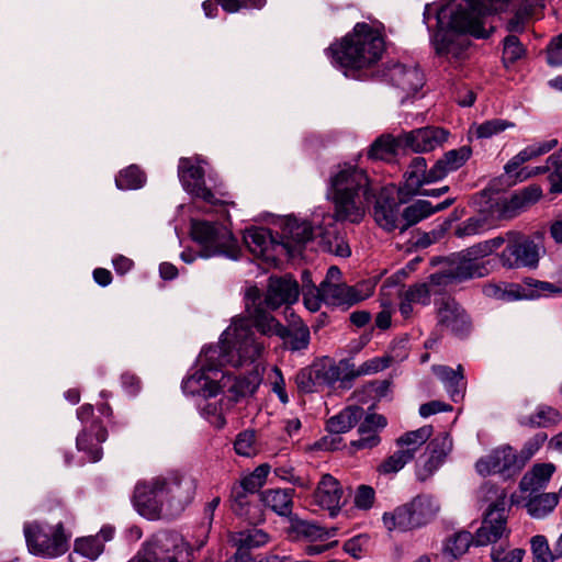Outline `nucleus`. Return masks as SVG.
I'll return each mask as SVG.
<instances>
[{"label": "nucleus", "mask_w": 562, "mask_h": 562, "mask_svg": "<svg viewBox=\"0 0 562 562\" xmlns=\"http://www.w3.org/2000/svg\"><path fill=\"white\" fill-rule=\"evenodd\" d=\"M258 297L259 290L250 288L246 293L250 321L234 319L216 346L206 347L201 351L193 372L182 381V391L186 395L209 398L227 391L237 401L238 397L252 395L257 391L261 382L257 370L241 378H232L223 370V366L225 363L233 367L250 364L260 357L265 344L255 336L251 326L267 337H279L285 334V327L260 305L255 306L254 310L250 308L249 301L255 303Z\"/></svg>", "instance_id": "1"}, {"label": "nucleus", "mask_w": 562, "mask_h": 562, "mask_svg": "<svg viewBox=\"0 0 562 562\" xmlns=\"http://www.w3.org/2000/svg\"><path fill=\"white\" fill-rule=\"evenodd\" d=\"M196 481L191 475L170 472L138 481L132 503L135 510L148 520L180 515L194 499Z\"/></svg>", "instance_id": "2"}, {"label": "nucleus", "mask_w": 562, "mask_h": 562, "mask_svg": "<svg viewBox=\"0 0 562 562\" xmlns=\"http://www.w3.org/2000/svg\"><path fill=\"white\" fill-rule=\"evenodd\" d=\"M513 0H450L432 18L428 5L424 13L428 29L437 27V35H490L496 31L497 14Z\"/></svg>", "instance_id": "3"}, {"label": "nucleus", "mask_w": 562, "mask_h": 562, "mask_svg": "<svg viewBox=\"0 0 562 562\" xmlns=\"http://www.w3.org/2000/svg\"><path fill=\"white\" fill-rule=\"evenodd\" d=\"M327 195L335 205V214L324 217L328 224L334 218L359 223L366 215L373 193L366 172L355 166L344 164L331 173Z\"/></svg>", "instance_id": "4"}, {"label": "nucleus", "mask_w": 562, "mask_h": 562, "mask_svg": "<svg viewBox=\"0 0 562 562\" xmlns=\"http://www.w3.org/2000/svg\"><path fill=\"white\" fill-rule=\"evenodd\" d=\"M384 37H342L329 47L333 63L345 69L360 70L371 67L384 52Z\"/></svg>", "instance_id": "5"}, {"label": "nucleus", "mask_w": 562, "mask_h": 562, "mask_svg": "<svg viewBox=\"0 0 562 562\" xmlns=\"http://www.w3.org/2000/svg\"><path fill=\"white\" fill-rule=\"evenodd\" d=\"M546 247L541 236H529L519 231L504 233L503 249L497 252L499 265L506 270H536Z\"/></svg>", "instance_id": "6"}, {"label": "nucleus", "mask_w": 562, "mask_h": 562, "mask_svg": "<svg viewBox=\"0 0 562 562\" xmlns=\"http://www.w3.org/2000/svg\"><path fill=\"white\" fill-rule=\"evenodd\" d=\"M191 237L200 246V257L224 256L238 260L240 248L232 232L224 225L207 221L191 222Z\"/></svg>", "instance_id": "7"}, {"label": "nucleus", "mask_w": 562, "mask_h": 562, "mask_svg": "<svg viewBox=\"0 0 562 562\" xmlns=\"http://www.w3.org/2000/svg\"><path fill=\"white\" fill-rule=\"evenodd\" d=\"M23 532L29 552L44 559H56L69 549L71 535L65 531L64 525L57 522L32 521L24 524Z\"/></svg>", "instance_id": "8"}, {"label": "nucleus", "mask_w": 562, "mask_h": 562, "mask_svg": "<svg viewBox=\"0 0 562 562\" xmlns=\"http://www.w3.org/2000/svg\"><path fill=\"white\" fill-rule=\"evenodd\" d=\"M440 509L431 495H417L409 503L384 513L382 521L389 531H407L429 524Z\"/></svg>", "instance_id": "9"}, {"label": "nucleus", "mask_w": 562, "mask_h": 562, "mask_svg": "<svg viewBox=\"0 0 562 562\" xmlns=\"http://www.w3.org/2000/svg\"><path fill=\"white\" fill-rule=\"evenodd\" d=\"M391 357H374L355 366L350 360L344 359L338 363L324 361L313 367L317 385H333L338 381L349 382L359 376L370 375L386 369L391 364Z\"/></svg>", "instance_id": "10"}, {"label": "nucleus", "mask_w": 562, "mask_h": 562, "mask_svg": "<svg viewBox=\"0 0 562 562\" xmlns=\"http://www.w3.org/2000/svg\"><path fill=\"white\" fill-rule=\"evenodd\" d=\"M144 562H191L192 546L176 531H159L138 551Z\"/></svg>", "instance_id": "11"}, {"label": "nucleus", "mask_w": 562, "mask_h": 562, "mask_svg": "<svg viewBox=\"0 0 562 562\" xmlns=\"http://www.w3.org/2000/svg\"><path fill=\"white\" fill-rule=\"evenodd\" d=\"M495 494L497 496L496 502L490 506L481 527L475 532L474 546L476 547L495 543L507 533V497L504 491H501L499 493L495 491Z\"/></svg>", "instance_id": "12"}, {"label": "nucleus", "mask_w": 562, "mask_h": 562, "mask_svg": "<svg viewBox=\"0 0 562 562\" xmlns=\"http://www.w3.org/2000/svg\"><path fill=\"white\" fill-rule=\"evenodd\" d=\"M378 77L407 97L417 93L425 85V76L415 63H391L378 71Z\"/></svg>", "instance_id": "13"}, {"label": "nucleus", "mask_w": 562, "mask_h": 562, "mask_svg": "<svg viewBox=\"0 0 562 562\" xmlns=\"http://www.w3.org/2000/svg\"><path fill=\"white\" fill-rule=\"evenodd\" d=\"M524 468V461L510 446H501L491 453L482 457L475 463L477 473L482 476L492 473H501L504 476H513Z\"/></svg>", "instance_id": "14"}, {"label": "nucleus", "mask_w": 562, "mask_h": 562, "mask_svg": "<svg viewBox=\"0 0 562 562\" xmlns=\"http://www.w3.org/2000/svg\"><path fill=\"white\" fill-rule=\"evenodd\" d=\"M449 268L445 273H438L430 277L431 284H439L441 280L464 281L474 278H481L486 274V266L477 261L474 256L468 255V249L452 254L449 257Z\"/></svg>", "instance_id": "15"}, {"label": "nucleus", "mask_w": 562, "mask_h": 562, "mask_svg": "<svg viewBox=\"0 0 562 562\" xmlns=\"http://www.w3.org/2000/svg\"><path fill=\"white\" fill-rule=\"evenodd\" d=\"M244 241L248 249L266 262L277 265L283 250L290 247L289 241L277 240L270 229L254 227L246 231Z\"/></svg>", "instance_id": "16"}, {"label": "nucleus", "mask_w": 562, "mask_h": 562, "mask_svg": "<svg viewBox=\"0 0 562 562\" xmlns=\"http://www.w3.org/2000/svg\"><path fill=\"white\" fill-rule=\"evenodd\" d=\"M199 158H181L178 166V176L183 189L191 195L215 205L218 200L204 186V171Z\"/></svg>", "instance_id": "17"}, {"label": "nucleus", "mask_w": 562, "mask_h": 562, "mask_svg": "<svg viewBox=\"0 0 562 562\" xmlns=\"http://www.w3.org/2000/svg\"><path fill=\"white\" fill-rule=\"evenodd\" d=\"M276 227L280 228V241H289L290 247L283 250V255L293 257L314 237L312 225L305 221L299 222L295 217L279 218Z\"/></svg>", "instance_id": "18"}, {"label": "nucleus", "mask_w": 562, "mask_h": 562, "mask_svg": "<svg viewBox=\"0 0 562 562\" xmlns=\"http://www.w3.org/2000/svg\"><path fill=\"white\" fill-rule=\"evenodd\" d=\"M299 296V284L291 276L269 278L265 295V304L268 308L277 310L282 305H292Z\"/></svg>", "instance_id": "19"}, {"label": "nucleus", "mask_w": 562, "mask_h": 562, "mask_svg": "<svg viewBox=\"0 0 562 562\" xmlns=\"http://www.w3.org/2000/svg\"><path fill=\"white\" fill-rule=\"evenodd\" d=\"M448 136L449 132L442 127L427 126L402 133L400 142L415 153H428L440 147Z\"/></svg>", "instance_id": "20"}, {"label": "nucleus", "mask_w": 562, "mask_h": 562, "mask_svg": "<svg viewBox=\"0 0 562 562\" xmlns=\"http://www.w3.org/2000/svg\"><path fill=\"white\" fill-rule=\"evenodd\" d=\"M437 315L439 324L454 335L467 334L471 328L467 312L450 296L437 302Z\"/></svg>", "instance_id": "21"}, {"label": "nucleus", "mask_w": 562, "mask_h": 562, "mask_svg": "<svg viewBox=\"0 0 562 562\" xmlns=\"http://www.w3.org/2000/svg\"><path fill=\"white\" fill-rule=\"evenodd\" d=\"M452 449V439L448 434H440L427 446V460L418 465L416 475L419 481L427 480L443 463L445 458Z\"/></svg>", "instance_id": "22"}, {"label": "nucleus", "mask_w": 562, "mask_h": 562, "mask_svg": "<svg viewBox=\"0 0 562 562\" xmlns=\"http://www.w3.org/2000/svg\"><path fill=\"white\" fill-rule=\"evenodd\" d=\"M342 488L339 482L330 474H324L315 491V502L317 505L335 516L342 502Z\"/></svg>", "instance_id": "23"}, {"label": "nucleus", "mask_w": 562, "mask_h": 562, "mask_svg": "<svg viewBox=\"0 0 562 562\" xmlns=\"http://www.w3.org/2000/svg\"><path fill=\"white\" fill-rule=\"evenodd\" d=\"M431 46L438 57L457 64L469 56L470 42L468 37H432Z\"/></svg>", "instance_id": "24"}, {"label": "nucleus", "mask_w": 562, "mask_h": 562, "mask_svg": "<svg viewBox=\"0 0 562 562\" xmlns=\"http://www.w3.org/2000/svg\"><path fill=\"white\" fill-rule=\"evenodd\" d=\"M472 150L469 146H462L447 151L442 158L436 161L430 168V180H442L449 172L461 168L471 157Z\"/></svg>", "instance_id": "25"}, {"label": "nucleus", "mask_w": 562, "mask_h": 562, "mask_svg": "<svg viewBox=\"0 0 562 562\" xmlns=\"http://www.w3.org/2000/svg\"><path fill=\"white\" fill-rule=\"evenodd\" d=\"M115 529L110 526H103L95 536H88L75 540L74 549L77 553L90 560L97 559L104 551V543L111 541Z\"/></svg>", "instance_id": "26"}, {"label": "nucleus", "mask_w": 562, "mask_h": 562, "mask_svg": "<svg viewBox=\"0 0 562 562\" xmlns=\"http://www.w3.org/2000/svg\"><path fill=\"white\" fill-rule=\"evenodd\" d=\"M452 203L451 200H446L441 203H438L436 206L431 205L430 202L426 200H418L412 205L405 207L401 211V226L400 231L404 232L408 227L417 224L418 222L427 218L431 214L442 211L447 209Z\"/></svg>", "instance_id": "27"}, {"label": "nucleus", "mask_w": 562, "mask_h": 562, "mask_svg": "<svg viewBox=\"0 0 562 562\" xmlns=\"http://www.w3.org/2000/svg\"><path fill=\"white\" fill-rule=\"evenodd\" d=\"M386 426V419L379 414H368L359 426L360 438L352 442L357 449L373 448L379 445L378 431Z\"/></svg>", "instance_id": "28"}, {"label": "nucleus", "mask_w": 562, "mask_h": 562, "mask_svg": "<svg viewBox=\"0 0 562 562\" xmlns=\"http://www.w3.org/2000/svg\"><path fill=\"white\" fill-rule=\"evenodd\" d=\"M554 472L555 465L551 462L535 463L521 477L519 487L522 492L546 488Z\"/></svg>", "instance_id": "29"}, {"label": "nucleus", "mask_w": 562, "mask_h": 562, "mask_svg": "<svg viewBox=\"0 0 562 562\" xmlns=\"http://www.w3.org/2000/svg\"><path fill=\"white\" fill-rule=\"evenodd\" d=\"M106 436V430L101 425L93 424L90 434L83 431L77 437V448L87 453L89 461L97 462L102 458L100 445L105 441Z\"/></svg>", "instance_id": "30"}, {"label": "nucleus", "mask_w": 562, "mask_h": 562, "mask_svg": "<svg viewBox=\"0 0 562 562\" xmlns=\"http://www.w3.org/2000/svg\"><path fill=\"white\" fill-rule=\"evenodd\" d=\"M521 300H537L562 295V279L554 282L526 278L520 284Z\"/></svg>", "instance_id": "31"}, {"label": "nucleus", "mask_w": 562, "mask_h": 562, "mask_svg": "<svg viewBox=\"0 0 562 562\" xmlns=\"http://www.w3.org/2000/svg\"><path fill=\"white\" fill-rule=\"evenodd\" d=\"M374 220L385 231L400 229L401 204L394 200H379L374 206Z\"/></svg>", "instance_id": "32"}, {"label": "nucleus", "mask_w": 562, "mask_h": 562, "mask_svg": "<svg viewBox=\"0 0 562 562\" xmlns=\"http://www.w3.org/2000/svg\"><path fill=\"white\" fill-rule=\"evenodd\" d=\"M430 169L427 170V161L423 157H415L406 173L405 186L408 193L417 194L419 189L427 183L437 182L438 180H430Z\"/></svg>", "instance_id": "33"}, {"label": "nucleus", "mask_w": 562, "mask_h": 562, "mask_svg": "<svg viewBox=\"0 0 562 562\" xmlns=\"http://www.w3.org/2000/svg\"><path fill=\"white\" fill-rule=\"evenodd\" d=\"M432 371L443 383L446 391L453 402L462 397L463 372L461 366H458L456 370L447 366H434Z\"/></svg>", "instance_id": "34"}, {"label": "nucleus", "mask_w": 562, "mask_h": 562, "mask_svg": "<svg viewBox=\"0 0 562 562\" xmlns=\"http://www.w3.org/2000/svg\"><path fill=\"white\" fill-rule=\"evenodd\" d=\"M562 420V414L554 407L539 405L530 415L519 417V424L531 428H548L558 425Z\"/></svg>", "instance_id": "35"}, {"label": "nucleus", "mask_w": 562, "mask_h": 562, "mask_svg": "<svg viewBox=\"0 0 562 562\" xmlns=\"http://www.w3.org/2000/svg\"><path fill=\"white\" fill-rule=\"evenodd\" d=\"M432 427L423 426L416 430L403 434L396 440V446L400 450L404 451L405 456L412 461L416 452L431 437Z\"/></svg>", "instance_id": "36"}, {"label": "nucleus", "mask_w": 562, "mask_h": 562, "mask_svg": "<svg viewBox=\"0 0 562 562\" xmlns=\"http://www.w3.org/2000/svg\"><path fill=\"white\" fill-rule=\"evenodd\" d=\"M363 411L358 406H350L327 420V429L333 434H344L350 430L362 417Z\"/></svg>", "instance_id": "37"}, {"label": "nucleus", "mask_w": 562, "mask_h": 562, "mask_svg": "<svg viewBox=\"0 0 562 562\" xmlns=\"http://www.w3.org/2000/svg\"><path fill=\"white\" fill-rule=\"evenodd\" d=\"M262 503L281 516H286L292 510L291 490H268L261 494Z\"/></svg>", "instance_id": "38"}, {"label": "nucleus", "mask_w": 562, "mask_h": 562, "mask_svg": "<svg viewBox=\"0 0 562 562\" xmlns=\"http://www.w3.org/2000/svg\"><path fill=\"white\" fill-rule=\"evenodd\" d=\"M541 195L542 189L537 184H531L514 193L507 202V209L512 212L510 216L538 202Z\"/></svg>", "instance_id": "39"}, {"label": "nucleus", "mask_w": 562, "mask_h": 562, "mask_svg": "<svg viewBox=\"0 0 562 562\" xmlns=\"http://www.w3.org/2000/svg\"><path fill=\"white\" fill-rule=\"evenodd\" d=\"M513 127H515V123L510 121L504 119H492L479 124H472L469 133L479 139H487Z\"/></svg>", "instance_id": "40"}, {"label": "nucleus", "mask_w": 562, "mask_h": 562, "mask_svg": "<svg viewBox=\"0 0 562 562\" xmlns=\"http://www.w3.org/2000/svg\"><path fill=\"white\" fill-rule=\"evenodd\" d=\"M558 495L555 493H543L531 497L526 503L528 514L536 519L544 518L558 505Z\"/></svg>", "instance_id": "41"}, {"label": "nucleus", "mask_w": 562, "mask_h": 562, "mask_svg": "<svg viewBox=\"0 0 562 562\" xmlns=\"http://www.w3.org/2000/svg\"><path fill=\"white\" fill-rule=\"evenodd\" d=\"M284 346L292 351H300L306 349L310 344V329L307 326L300 323L292 328L285 327V334L279 336Z\"/></svg>", "instance_id": "42"}, {"label": "nucleus", "mask_w": 562, "mask_h": 562, "mask_svg": "<svg viewBox=\"0 0 562 562\" xmlns=\"http://www.w3.org/2000/svg\"><path fill=\"white\" fill-rule=\"evenodd\" d=\"M474 544V537L469 531H459L450 537L443 547V554L450 560L463 555Z\"/></svg>", "instance_id": "43"}, {"label": "nucleus", "mask_w": 562, "mask_h": 562, "mask_svg": "<svg viewBox=\"0 0 562 562\" xmlns=\"http://www.w3.org/2000/svg\"><path fill=\"white\" fill-rule=\"evenodd\" d=\"M269 539L267 532L257 528L240 531L232 537V541L239 548V551L243 549L260 548L267 544Z\"/></svg>", "instance_id": "44"}, {"label": "nucleus", "mask_w": 562, "mask_h": 562, "mask_svg": "<svg viewBox=\"0 0 562 562\" xmlns=\"http://www.w3.org/2000/svg\"><path fill=\"white\" fill-rule=\"evenodd\" d=\"M400 146H403V142H400V135L397 137L382 135L371 145L369 157L379 160L389 159Z\"/></svg>", "instance_id": "45"}, {"label": "nucleus", "mask_w": 562, "mask_h": 562, "mask_svg": "<svg viewBox=\"0 0 562 562\" xmlns=\"http://www.w3.org/2000/svg\"><path fill=\"white\" fill-rule=\"evenodd\" d=\"M303 281V302L305 307L311 312H317L322 304L325 303V297L323 295L322 285L316 288L312 283L311 273L308 271H304L302 274Z\"/></svg>", "instance_id": "46"}, {"label": "nucleus", "mask_w": 562, "mask_h": 562, "mask_svg": "<svg viewBox=\"0 0 562 562\" xmlns=\"http://www.w3.org/2000/svg\"><path fill=\"white\" fill-rule=\"evenodd\" d=\"M292 529L297 536H302L311 540L329 539L336 535V528L325 529L307 520H294L292 522Z\"/></svg>", "instance_id": "47"}, {"label": "nucleus", "mask_w": 562, "mask_h": 562, "mask_svg": "<svg viewBox=\"0 0 562 562\" xmlns=\"http://www.w3.org/2000/svg\"><path fill=\"white\" fill-rule=\"evenodd\" d=\"M484 294L502 301L521 300V286L517 283H490L484 288Z\"/></svg>", "instance_id": "48"}, {"label": "nucleus", "mask_w": 562, "mask_h": 562, "mask_svg": "<svg viewBox=\"0 0 562 562\" xmlns=\"http://www.w3.org/2000/svg\"><path fill=\"white\" fill-rule=\"evenodd\" d=\"M145 175L136 166H130L122 170L115 178L116 188L120 190H135L144 186Z\"/></svg>", "instance_id": "49"}, {"label": "nucleus", "mask_w": 562, "mask_h": 562, "mask_svg": "<svg viewBox=\"0 0 562 562\" xmlns=\"http://www.w3.org/2000/svg\"><path fill=\"white\" fill-rule=\"evenodd\" d=\"M490 229L485 217L473 216L461 222L454 229V235L459 238L474 237L482 235Z\"/></svg>", "instance_id": "50"}, {"label": "nucleus", "mask_w": 562, "mask_h": 562, "mask_svg": "<svg viewBox=\"0 0 562 562\" xmlns=\"http://www.w3.org/2000/svg\"><path fill=\"white\" fill-rule=\"evenodd\" d=\"M504 246V234L497 235L495 237L482 240L476 243L470 247H468V255L474 256V258L480 261L485 257H488L495 252H497Z\"/></svg>", "instance_id": "51"}, {"label": "nucleus", "mask_w": 562, "mask_h": 562, "mask_svg": "<svg viewBox=\"0 0 562 562\" xmlns=\"http://www.w3.org/2000/svg\"><path fill=\"white\" fill-rule=\"evenodd\" d=\"M318 236L321 237V244L329 252L346 258L349 257L351 250L349 245L339 236L330 237V232H325L321 226L317 227Z\"/></svg>", "instance_id": "52"}, {"label": "nucleus", "mask_w": 562, "mask_h": 562, "mask_svg": "<svg viewBox=\"0 0 562 562\" xmlns=\"http://www.w3.org/2000/svg\"><path fill=\"white\" fill-rule=\"evenodd\" d=\"M374 292V284L371 281H362L353 286L347 285L342 305L351 306L368 297Z\"/></svg>", "instance_id": "53"}, {"label": "nucleus", "mask_w": 562, "mask_h": 562, "mask_svg": "<svg viewBox=\"0 0 562 562\" xmlns=\"http://www.w3.org/2000/svg\"><path fill=\"white\" fill-rule=\"evenodd\" d=\"M224 400L218 402H210L200 406V415L213 427L223 428L226 424L223 408Z\"/></svg>", "instance_id": "54"}, {"label": "nucleus", "mask_w": 562, "mask_h": 562, "mask_svg": "<svg viewBox=\"0 0 562 562\" xmlns=\"http://www.w3.org/2000/svg\"><path fill=\"white\" fill-rule=\"evenodd\" d=\"M557 145H558V139H555V138L536 142V143L528 145L524 149H521L518 154H516V156L518 157V160H520L521 164L524 165L525 162H527L533 158H537L539 156H542V155L549 153Z\"/></svg>", "instance_id": "55"}, {"label": "nucleus", "mask_w": 562, "mask_h": 562, "mask_svg": "<svg viewBox=\"0 0 562 562\" xmlns=\"http://www.w3.org/2000/svg\"><path fill=\"white\" fill-rule=\"evenodd\" d=\"M234 449L238 456L254 457L258 452L256 434L254 430H244L239 432L234 441Z\"/></svg>", "instance_id": "56"}, {"label": "nucleus", "mask_w": 562, "mask_h": 562, "mask_svg": "<svg viewBox=\"0 0 562 562\" xmlns=\"http://www.w3.org/2000/svg\"><path fill=\"white\" fill-rule=\"evenodd\" d=\"M542 7L540 3L536 1L527 0L526 10L517 11L514 19L508 22L507 31L508 32H524L525 31V22L528 24L530 19L536 14L537 10Z\"/></svg>", "instance_id": "57"}, {"label": "nucleus", "mask_w": 562, "mask_h": 562, "mask_svg": "<svg viewBox=\"0 0 562 562\" xmlns=\"http://www.w3.org/2000/svg\"><path fill=\"white\" fill-rule=\"evenodd\" d=\"M521 166H522L521 161L518 160V157L515 155L504 166V171L508 177L514 178L515 181H522L531 176L542 173L546 170V168H543V167H536L531 170H527L524 168L520 169Z\"/></svg>", "instance_id": "58"}, {"label": "nucleus", "mask_w": 562, "mask_h": 562, "mask_svg": "<svg viewBox=\"0 0 562 562\" xmlns=\"http://www.w3.org/2000/svg\"><path fill=\"white\" fill-rule=\"evenodd\" d=\"M531 551L533 562H553L557 558L555 552H551L544 536L538 535L531 538Z\"/></svg>", "instance_id": "59"}, {"label": "nucleus", "mask_w": 562, "mask_h": 562, "mask_svg": "<svg viewBox=\"0 0 562 562\" xmlns=\"http://www.w3.org/2000/svg\"><path fill=\"white\" fill-rule=\"evenodd\" d=\"M525 48L519 41V37H505L503 48V63L505 67L514 64L517 59L522 57Z\"/></svg>", "instance_id": "60"}, {"label": "nucleus", "mask_w": 562, "mask_h": 562, "mask_svg": "<svg viewBox=\"0 0 562 562\" xmlns=\"http://www.w3.org/2000/svg\"><path fill=\"white\" fill-rule=\"evenodd\" d=\"M404 295L413 303L426 306L430 303L431 291L427 283H417L409 286Z\"/></svg>", "instance_id": "61"}, {"label": "nucleus", "mask_w": 562, "mask_h": 562, "mask_svg": "<svg viewBox=\"0 0 562 562\" xmlns=\"http://www.w3.org/2000/svg\"><path fill=\"white\" fill-rule=\"evenodd\" d=\"M409 462L404 451L397 449L380 465L379 471L384 474L396 473Z\"/></svg>", "instance_id": "62"}, {"label": "nucleus", "mask_w": 562, "mask_h": 562, "mask_svg": "<svg viewBox=\"0 0 562 562\" xmlns=\"http://www.w3.org/2000/svg\"><path fill=\"white\" fill-rule=\"evenodd\" d=\"M561 158L562 156H559V153L548 158V164L554 167V169L549 176V181L551 186L550 190L555 193L562 192V161H560Z\"/></svg>", "instance_id": "63"}, {"label": "nucleus", "mask_w": 562, "mask_h": 562, "mask_svg": "<svg viewBox=\"0 0 562 562\" xmlns=\"http://www.w3.org/2000/svg\"><path fill=\"white\" fill-rule=\"evenodd\" d=\"M526 551L524 549H513L506 551L502 547L493 548L491 551V560L493 562H521Z\"/></svg>", "instance_id": "64"}]
</instances>
